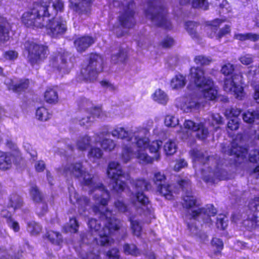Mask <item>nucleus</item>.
I'll return each mask as SVG.
<instances>
[{"mask_svg":"<svg viewBox=\"0 0 259 259\" xmlns=\"http://www.w3.org/2000/svg\"><path fill=\"white\" fill-rule=\"evenodd\" d=\"M174 40L171 37L167 36L161 42V45L163 47L168 48L174 45Z\"/></svg>","mask_w":259,"mask_h":259,"instance_id":"61","label":"nucleus"},{"mask_svg":"<svg viewBox=\"0 0 259 259\" xmlns=\"http://www.w3.org/2000/svg\"><path fill=\"white\" fill-rule=\"evenodd\" d=\"M107 255L110 259H120L119 250L116 248L109 250L107 253Z\"/></svg>","mask_w":259,"mask_h":259,"instance_id":"53","label":"nucleus"},{"mask_svg":"<svg viewBox=\"0 0 259 259\" xmlns=\"http://www.w3.org/2000/svg\"><path fill=\"white\" fill-rule=\"evenodd\" d=\"M152 97L155 101L162 105H165L168 100L167 95L160 89L156 90Z\"/></svg>","mask_w":259,"mask_h":259,"instance_id":"33","label":"nucleus"},{"mask_svg":"<svg viewBox=\"0 0 259 259\" xmlns=\"http://www.w3.org/2000/svg\"><path fill=\"white\" fill-rule=\"evenodd\" d=\"M182 205L188 210L190 220L192 219L203 223L210 224L211 217L217 214V210L212 204H207L199 207L200 204L191 192H187L183 199Z\"/></svg>","mask_w":259,"mask_h":259,"instance_id":"5","label":"nucleus"},{"mask_svg":"<svg viewBox=\"0 0 259 259\" xmlns=\"http://www.w3.org/2000/svg\"><path fill=\"white\" fill-rule=\"evenodd\" d=\"M23 205L21 197L17 194H12L9 198L8 207H11L14 210L20 208Z\"/></svg>","mask_w":259,"mask_h":259,"instance_id":"28","label":"nucleus"},{"mask_svg":"<svg viewBox=\"0 0 259 259\" xmlns=\"http://www.w3.org/2000/svg\"><path fill=\"white\" fill-rule=\"evenodd\" d=\"M147 131L145 128H137L126 131L124 128L117 127L112 132V135L114 137L125 139L130 142L129 145H125L123 148L122 159L124 162H127L134 156L142 164L152 162L154 158H151L145 152V149L149 146L151 153L156 154L154 158L159 159L158 150L162 146L161 141H153L149 144V139L146 137Z\"/></svg>","mask_w":259,"mask_h":259,"instance_id":"3","label":"nucleus"},{"mask_svg":"<svg viewBox=\"0 0 259 259\" xmlns=\"http://www.w3.org/2000/svg\"><path fill=\"white\" fill-rule=\"evenodd\" d=\"M200 104L195 100L187 101L181 107V109L185 112L188 113L196 111L199 109Z\"/></svg>","mask_w":259,"mask_h":259,"instance_id":"29","label":"nucleus"},{"mask_svg":"<svg viewBox=\"0 0 259 259\" xmlns=\"http://www.w3.org/2000/svg\"><path fill=\"white\" fill-rule=\"evenodd\" d=\"M212 3L215 7L221 9L223 13L225 12L224 9L228 4L226 0H213Z\"/></svg>","mask_w":259,"mask_h":259,"instance_id":"59","label":"nucleus"},{"mask_svg":"<svg viewBox=\"0 0 259 259\" xmlns=\"http://www.w3.org/2000/svg\"><path fill=\"white\" fill-rule=\"evenodd\" d=\"M239 122L238 118L231 119L228 123V127L232 131L237 130L239 128Z\"/></svg>","mask_w":259,"mask_h":259,"instance_id":"55","label":"nucleus"},{"mask_svg":"<svg viewBox=\"0 0 259 259\" xmlns=\"http://www.w3.org/2000/svg\"><path fill=\"white\" fill-rule=\"evenodd\" d=\"M222 151L225 154L232 156L233 161L225 160L222 163L223 160H218L213 156H208L207 154L197 148L190 151L194 166H197V163L203 165L201 174L205 182L214 183L216 180H225L227 178V172L223 167L224 165L227 166L233 163H239L241 162V160L247 159V149L239 145L236 139L227 146L223 145Z\"/></svg>","mask_w":259,"mask_h":259,"instance_id":"2","label":"nucleus"},{"mask_svg":"<svg viewBox=\"0 0 259 259\" xmlns=\"http://www.w3.org/2000/svg\"><path fill=\"white\" fill-rule=\"evenodd\" d=\"M95 42L93 37L89 36H85L79 37L74 41V45L77 51L82 52L86 50Z\"/></svg>","mask_w":259,"mask_h":259,"instance_id":"23","label":"nucleus"},{"mask_svg":"<svg viewBox=\"0 0 259 259\" xmlns=\"http://www.w3.org/2000/svg\"><path fill=\"white\" fill-rule=\"evenodd\" d=\"M36 116L41 121H46L50 118V114L44 107L38 108L36 111Z\"/></svg>","mask_w":259,"mask_h":259,"instance_id":"40","label":"nucleus"},{"mask_svg":"<svg viewBox=\"0 0 259 259\" xmlns=\"http://www.w3.org/2000/svg\"><path fill=\"white\" fill-rule=\"evenodd\" d=\"M69 57L68 52H59L57 55L51 58V65L53 67L56 68L63 73H68L71 68L70 63L67 62Z\"/></svg>","mask_w":259,"mask_h":259,"instance_id":"18","label":"nucleus"},{"mask_svg":"<svg viewBox=\"0 0 259 259\" xmlns=\"http://www.w3.org/2000/svg\"><path fill=\"white\" fill-rule=\"evenodd\" d=\"M70 7L79 14L88 13L90 10L92 0H70Z\"/></svg>","mask_w":259,"mask_h":259,"instance_id":"21","label":"nucleus"},{"mask_svg":"<svg viewBox=\"0 0 259 259\" xmlns=\"http://www.w3.org/2000/svg\"><path fill=\"white\" fill-rule=\"evenodd\" d=\"M11 25L6 18L0 17V42L7 40L9 37Z\"/></svg>","mask_w":259,"mask_h":259,"instance_id":"25","label":"nucleus"},{"mask_svg":"<svg viewBox=\"0 0 259 259\" xmlns=\"http://www.w3.org/2000/svg\"><path fill=\"white\" fill-rule=\"evenodd\" d=\"M127 58V53L125 49L119 47L111 54V60L114 64L123 63Z\"/></svg>","mask_w":259,"mask_h":259,"instance_id":"24","label":"nucleus"},{"mask_svg":"<svg viewBox=\"0 0 259 259\" xmlns=\"http://www.w3.org/2000/svg\"><path fill=\"white\" fill-rule=\"evenodd\" d=\"M225 217L224 215L220 214L217 218L216 224L218 228L224 229L227 226V222L224 220Z\"/></svg>","mask_w":259,"mask_h":259,"instance_id":"51","label":"nucleus"},{"mask_svg":"<svg viewBox=\"0 0 259 259\" xmlns=\"http://www.w3.org/2000/svg\"><path fill=\"white\" fill-rule=\"evenodd\" d=\"M8 226L14 232H18L20 230V226L19 223L14 221L13 219H9L7 222Z\"/></svg>","mask_w":259,"mask_h":259,"instance_id":"52","label":"nucleus"},{"mask_svg":"<svg viewBox=\"0 0 259 259\" xmlns=\"http://www.w3.org/2000/svg\"><path fill=\"white\" fill-rule=\"evenodd\" d=\"M234 38L240 41L250 40L256 41L259 39V35L252 33H236L234 34Z\"/></svg>","mask_w":259,"mask_h":259,"instance_id":"32","label":"nucleus"},{"mask_svg":"<svg viewBox=\"0 0 259 259\" xmlns=\"http://www.w3.org/2000/svg\"><path fill=\"white\" fill-rule=\"evenodd\" d=\"M190 81L201 90L202 95L206 100H213L217 96L218 91L213 81L209 77L204 76V70L199 67H192L189 75Z\"/></svg>","mask_w":259,"mask_h":259,"instance_id":"7","label":"nucleus"},{"mask_svg":"<svg viewBox=\"0 0 259 259\" xmlns=\"http://www.w3.org/2000/svg\"><path fill=\"white\" fill-rule=\"evenodd\" d=\"M242 118L245 122L252 123L255 119H259V109L252 112L247 111L244 113L242 115Z\"/></svg>","mask_w":259,"mask_h":259,"instance_id":"35","label":"nucleus"},{"mask_svg":"<svg viewBox=\"0 0 259 259\" xmlns=\"http://www.w3.org/2000/svg\"><path fill=\"white\" fill-rule=\"evenodd\" d=\"M77 148L80 150L89 149L88 156L89 159L93 162L97 160V147L96 142H94L92 139L88 135H84L79 137L76 142Z\"/></svg>","mask_w":259,"mask_h":259,"instance_id":"13","label":"nucleus"},{"mask_svg":"<svg viewBox=\"0 0 259 259\" xmlns=\"http://www.w3.org/2000/svg\"><path fill=\"white\" fill-rule=\"evenodd\" d=\"M222 120L223 118L219 114H211L208 120L207 121L205 120L203 123H206L205 126L207 128V124H210L211 126H214L215 124L219 125L222 124Z\"/></svg>","mask_w":259,"mask_h":259,"instance_id":"38","label":"nucleus"},{"mask_svg":"<svg viewBox=\"0 0 259 259\" xmlns=\"http://www.w3.org/2000/svg\"><path fill=\"white\" fill-rule=\"evenodd\" d=\"M187 166V162L183 159H181L177 161L175 166L174 170L176 171H179L181 168H184Z\"/></svg>","mask_w":259,"mask_h":259,"instance_id":"60","label":"nucleus"},{"mask_svg":"<svg viewBox=\"0 0 259 259\" xmlns=\"http://www.w3.org/2000/svg\"><path fill=\"white\" fill-rule=\"evenodd\" d=\"M45 99L49 104H56L58 101V95L53 89H48L45 93Z\"/></svg>","mask_w":259,"mask_h":259,"instance_id":"30","label":"nucleus"},{"mask_svg":"<svg viewBox=\"0 0 259 259\" xmlns=\"http://www.w3.org/2000/svg\"><path fill=\"white\" fill-rule=\"evenodd\" d=\"M5 83L9 90L19 93L27 89L29 85V80L28 79H21L16 81L11 79H7L5 81Z\"/></svg>","mask_w":259,"mask_h":259,"instance_id":"22","label":"nucleus"},{"mask_svg":"<svg viewBox=\"0 0 259 259\" xmlns=\"http://www.w3.org/2000/svg\"><path fill=\"white\" fill-rule=\"evenodd\" d=\"M198 26V23L193 21L187 22L185 24V28L189 34L193 39L197 41H198L200 38L199 34L197 32Z\"/></svg>","mask_w":259,"mask_h":259,"instance_id":"26","label":"nucleus"},{"mask_svg":"<svg viewBox=\"0 0 259 259\" xmlns=\"http://www.w3.org/2000/svg\"><path fill=\"white\" fill-rule=\"evenodd\" d=\"M14 156L10 153H2L0 155V169L9 168L14 161Z\"/></svg>","mask_w":259,"mask_h":259,"instance_id":"27","label":"nucleus"},{"mask_svg":"<svg viewBox=\"0 0 259 259\" xmlns=\"http://www.w3.org/2000/svg\"><path fill=\"white\" fill-rule=\"evenodd\" d=\"M230 31V26L229 25H226L225 27L222 28L218 34L217 36L219 38H221L225 35L229 33Z\"/></svg>","mask_w":259,"mask_h":259,"instance_id":"64","label":"nucleus"},{"mask_svg":"<svg viewBox=\"0 0 259 259\" xmlns=\"http://www.w3.org/2000/svg\"><path fill=\"white\" fill-rule=\"evenodd\" d=\"M205 123L201 122L199 123H196L191 120H186L184 125L186 128L197 132L196 136L200 139H205L208 135V128L206 127Z\"/></svg>","mask_w":259,"mask_h":259,"instance_id":"20","label":"nucleus"},{"mask_svg":"<svg viewBox=\"0 0 259 259\" xmlns=\"http://www.w3.org/2000/svg\"><path fill=\"white\" fill-rule=\"evenodd\" d=\"M165 175L160 171L154 172L153 181L157 187V191L167 199L172 198L171 186L165 183Z\"/></svg>","mask_w":259,"mask_h":259,"instance_id":"16","label":"nucleus"},{"mask_svg":"<svg viewBox=\"0 0 259 259\" xmlns=\"http://www.w3.org/2000/svg\"><path fill=\"white\" fill-rule=\"evenodd\" d=\"M211 243L213 246H215L219 250H221L223 248V242L220 239L213 238L211 241Z\"/></svg>","mask_w":259,"mask_h":259,"instance_id":"63","label":"nucleus"},{"mask_svg":"<svg viewBox=\"0 0 259 259\" xmlns=\"http://www.w3.org/2000/svg\"><path fill=\"white\" fill-rule=\"evenodd\" d=\"M186 84L185 77L182 75L175 76L171 80V87L174 89H179L183 87Z\"/></svg>","mask_w":259,"mask_h":259,"instance_id":"34","label":"nucleus"},{"mask_svg":"<svg viewBox=\"0 0 259 259\" xmlns=\"http://www.w3.org/2000/svg\"><path fill=\"white\" fill-rule=\"evenodd\" d=\"M27 230L31 235H37L41 231L40 225L34 221H30L27 223Z\"/></svg>","mask_w":259,"mask_h":259,"instance_id":"37","label":"nucleus"},{"mask_svg":"<svg viewBox=\"0 0 259 259\" xmlns=\"http://www.w3.org/2000/svg\"><path fill=\"white\" fill-rule=\"evenodd\" d=\"M123 250L125 254L137 256L140 254V251L137 246L133 244H125L123 246Z\"/></svg>","mask_w":259,"mask_h":259,"instance_id":"42","label":"nucleus"},{"mask_svg":"<svg viewBox=\"0 0 259 259\" xmlns=\"http://www.w3.org/2000/svg\"><path fill=\"white\" fill-rule=\"evenodd\" d=\"M48 211L47 204L42 200L41 201L38 203L36 213L39 217L43 216Z\"/></svg>","mask_w":259,"mask_h":259,"instance_id":"46","label":"nucleus"},{"mask_svg":"<svg viewBox=\"0 0 259 259\" xmlns=\"http://www.w3.org/2000/svg\"><path fill=\"white\" fill-rule=\"evenodd\" d=\"M135 7L133 1L126 3L125 6H123V12L119 17V21L124 29L132 28L135 25Z\"/></svg>","mask_w":259,"mask_h":259,"instance_id":"15","label":"nucleus"},{"mask_svg":"<svg viewBox=\"0 0 259 259\" xmlns=\"http://www.w3.org/2000/svg\"><path fill=\"white\" fill-rule=\"evenodd\" d=\"M58 172L66 177L73 176L81 179L83 185L88 186L92 192L95 191L97 186L93 181L92 176L87 172L80 162L68 164L58 168Z\"/></svg>","mask_w":259,"mask_h":259,"instance_id":"10","label":"nucleus"},{"mask_svg":"<svg viewBox=\"0 0 259 259\" xmlns=\"http://www.w3.org/2000/svg\"><path fill=\"white\" fill-rule=\"evenodd\" d=\"M109 193L105 189L102 184L98 183V214L100 213V219L105 220V226L103 230L99 232L100 236V244L103 246L111 244V241L110 235L118 231L120 228V222L113 215L111 211L105 208L109 199Z\"/></svg>","mask_w":259,"mask_h":259,"instance_id":"4","label":"nucleus"},{"mask_svg":"<svg viewBox=\"0 0 259 259\" xmlns=\"http://www.w3.org/2000/svg\"><path fill=\"white\" fill-rule=\"evenodd\" d=\"M63 9L64 3L61 0L35 2L31 8L23 14L22 21L27 27H45L49 35L59 37L67 31L66 22L62 18L55 16Z\"/></svg>","mask_w":259,"mask_h":259,"instance_id":"1","label":"nucleus"},{"mask_svg":"<svg viewBox=\"0 0 259 259\" xmlns=\"http://www.w3.org/2000/svg\"><path fill=\"white\" fill-rule=\"evenodd\" d=\"M192 4V7L195 8L206 10L208 8V3L207 0H193Z\"/></svg>","mask_w":259,"mask_h":259,"instance_id":"47","label":"nucleus"},{"mask_svg":"<svg viewBox=\"0 0 259 259\" xmlns=\"http://www.w3.org/2000/svg\"><path fill=\"white\" fill-rule=\"evenodd\" d=\"M164 123L167 126L175 127L178 124L179 120L174 116L168 115L165 118Z\"/></svg>","mask_w":259,"mask_h":259,"instance_id":"49","label":"nucleus"},{"mask_svg":"<svg viewBox=\"0 0 259 259\" xmlns=\"http://www.w3.org/2000/svg\"><path fill=\"white\" fill-rule=\"evenodd\" d=\"M177 146L174 141L169 140L164 145V150L166 155H172L177 151Z\"/></svg>","mask_w":259,"mask_h":259,"instance_id":"43","label":"nucleus"},{"mask_svg":"<svg viewBox=\"0 0 259 259\" xmlns=\"http://www.w3.org/2000/svg\"><path fill=\"white\" fill-rule=\"evenodd\" d=\"M88 225L92 234L97 231V229L96 228L97 223L96 219H90L88 221Z\"/></svg>","mask_w":259,"mask_h":259,"instance_id":"57","label":"nucleus"},{"mask_svg":"<svg viewBox=\"0 0 259 259\" xmlns=\"http://www.w3.org/2000/svg\"><path fill=\"white\" fill-rule=\"evenodd\" d=\"M241 112V110L236 107H231L226 110L225 114L228 117H234L236 118Z\"/></svg>","mask_w":259,"mask_h":259,"instance_id":"50","label":"nucleus"},{"mask_svg":"<svg viewBox=\"0 0 259 259\" xmlns=\"http://www.w3.org/2000/svg\"><path fill=\"white\" fill-rule=\"evenodd\" d=\"M97 54L92 53L90 55L88 65L81 70V73L84 78L90 81L96 80L97 77Z\"/></svg>","mask_w":259,"mask_h":259,"instance_id":"19","label":"nucleus"},{"mask_svg":"<svg viewBox=\"0 0 259 259\" xmlns=\"http://www.w3.org/2000/svg\"><path fill=\"white\" fill-rule=\"evenodd\" d=\"M131 184L135 189V193H132L131 201L140 213L145 212L146 214L150 213L151 204L149 198L144 194L145 191H148L151 188L150 183L144 179L133 180Z\"/></svg>","mask_w":259,"mask_h":259,"instance_id":"8","label":"nucleus"},{"mask_svg":"<svg viewBox=\"0 0 259 259\" xmlns=\"http://www.w3.org/2000/svg\"><path fill=\"white\" fill-rule=\"evenodd\" d=\"M4 57L6 59L14 60L18 57V53L15 51L10 50L5 53Z\"/></svg>","mask_w":259,"mask_h":259,"instance_id":"58","label":"nucleus"},{"mask_svg":"<svg viewBox=\"0 0 259 259\" xmlns=\"http://www.w3.org/2000/svg\"><path fill=\"white\" fill-rule=\"evenodd\" d=\"M144 13L154 25L167 29L171 28V23L167 17V10L162 0H147Z\"/></svg>","mask_w":259,"mask_h":259,"instance_id":"6","label":"nucleus"},{"mask_svg":"<svg viewBox=\"0 0 259 259\" xmlns=\"http://www.w3.org/2000/svg\"><path fill=\"white\" fill-rule=\"evenodd\" d=\"M107 174L111 179L110 187L117 192L123 191L126 186L125 181L130 177L128 173L123 172L120 164L114 161L109 163Z\"/></svg>","mask_w":259,"mask_h":259,"instance_id":"11","label":"nucleus"},{"mask_svg":"<svg viewBox=\"0 0 259 259\" xmlns=\"http://www.w3.org/2000/svg\"><path fill=\"white\" fill-rule=\"evenodd\" d=\"M100 84L101 86L105 89H107L110 91H114L115 90V87L113 85V84L106 80L101 81L100 82Z\"/></svg>","mask_w":259,"mask_h":259,"instance_id":"62","label":"nucleus"},{"mask_svg":"<svg viewBox=\"0 0 259 259\" xmlns=\"http://www.w3.org/2000/svg\"><path fill=\"white\" fill-rule=\"evenodd\" d=\"M212 60L209 57H206L203 55L196 56L194 59V61L197 65L201 66L207 65L209 64Z\"/></svg>","mask_w":259,"mask_h":259,"instance_id":"44","label":"nucleus"},{"mask_svg":"<svg viewBox=\"0 0 259 259\" xmlns=\"http://www.w3.org/2000/svg\"><path fill=\"white\" fill-rule=\"evenodd\" d=\"M96 116V115L88 114L87 117L82 118L79 120L80 125L87 127H89L91 125V123L95 120Z\"/></svg>","mask_w":259,"mask_h":259,"instance_id":"48","label":"nucleus"},{"mask_svg":"<svg viewBox=\"0 0 259 259\" xmlns=\"http://www.w3.org/2000/svg\"><path fill=\"white\" fill-rule=\"evenodd\" d=\"M248 159L251 162H256L259 160V149L251 151L249 153Z\"/></svg>","mask_w":259,"mask_h":259,"instance_id":"54","label":"nucleus"},{"mask_svg":"<svg viewBox=\"0 0 259 259\" xmlns=\"http://www.w3.org/2000/svg\"><path fill=\"white\" fill-rule=\"evenodd\" d=\"M23 48L28 52V59L31 64L39 63L49 54L48 47L38 44L33 40H27L23 44Z\"/></svg>","mask_w":259,"mask_h":259,"instance_id":"12","label":"nucleus"},{"mask_svg":"<svg viewBox=\"0 0 259 259\" xmlns=\"http://www.w3.org/2000/svg\"><path fill=\"white\" fill-rule=\"evenodd\" d=\"M101 146L105 150L110 151L114 149L115 144L113 140L108 139H105L102 141Z\"/></svg>","mask_w":259,"mask_h":259,"instance_id":"45","label":"nucleus"},{"mask_svg":"<svg viewBox=\"0 0 259 259\" xmlns=\"http://www.w3.org/2000/svg\"><path fill=\"white\" fill-rule=\"evenodd\" d=\"M45 236L52 243L54 244L59 245L62 242V235L58 232L49 231L46 233Z\"/></svg>","mask_w":259,"mask_h":259,"instance_id":"31","label":"nucleus"},{"mask_svg":"<svg viewBox=\"0 0 259 259\" xmlns=\"http://www.w3.org/2000/svg\"><path fill=\"white\" fill-rule=\"evenodd\" d=\"M30 195L33 201L38 203L42 201V195L36 186L31 187L30 190Z\"/></svg>","mask_w":259,"mask_h":259,"instance_id":"41","label":"nucleus"},{"mask_svg":"<svg viewBox=\"0 0 259 259\" xmlns=\"http://www.w3.org/2000/svg\"><path fill=\"white\" fill-rule=\"evenodd\" d=\"M248 208L250 213L248 215L247 219L244 222L249 229H253L259 226V197H255L250 200Z\"/></svg>","mask_w":259,"mask_h":259,"instance_id":"14","label":"nucleus"},{"mask_svg":"<svg viewBox=\"0 0 259 259\" xmlns=\"http://www.w3.org/2000/svg\"><path fill=\"white\" fill-rule=\"evenodd\" d=\"M80 107L87 110L88 114L96 115V106H94L93 107V104L92 102L88 99H84L82 100L81 105Z\"/></svg>","mask_w":259,"mask_h":259,"instance_id":"36","label":"nucleus"},{"mask_svg":"<svg viewBox=\"0 0 259 259\" xmlns=\"http://www.w3.org/2000/svg\"><path fill=\"white\" fill-rule=\"evenodd\" d=\"M239 60L243 64L247 65L252 62L253 57L251 55L246 54L240 57Z\"/></svg>","mask_w":259,"mask_h":259,"instance_id":"56","label":"nucleus"},{"mask_svg":"<svg viewBox=\"0 0 259 259\" xmlns=\"http://www.w3.org/2000/svg\"><path fill=\"white\" fill-rule=\"evenodd\" d=\"M115 207L119 211L124 213L128 217V221L131 224V228L133 233L138 237L141 236L142 232V226L140 223L137 220H134V218L130 216L131 212L127 206L121 201L118 200L114 203Z\"/></svg>","mask_w":259,"mask_h":259,"instance_id":"17","label":"nucleus"},{"mask_svg":"<svg viewBox=\"0 0 259 259\" xmlns=\"http://www.w3.org/2000/svg\"><path fill=\"white\" fill-rule=\"evenodd\" d=\"M234 67L233 65L228 63L222 66L221 72L226 76L224 89L227 92H230L236 96V98L241 99L244 95L243 87L242 76L240 73H233Z\"/></svg>","mask_w":259,"mask_h":259,"instance_id":"9","label":"nucleus"},{"mask_svg":"<svg viewBox=\"0 0 259 259\" xmlns=\"http://www.w3.org/2000/svg\"><path fill=\"white\" fill-rule=\"evenodd\" d=\"M78 225L75 218L70 219L69 224L63 227V230L66 232L76 233L77 231Z\"/></svg>","mask_w":259,"mask_h":259,"instance_id":"39","label":"nucleus"}]
</instances>
